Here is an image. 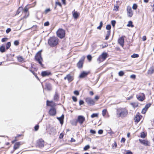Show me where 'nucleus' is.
<instances>
[{
  "label": "nucleus",
  "instance_id": "nucleus-1",
  "mask_svg": "<svg viewBox=\"0 0 154 154\" xmlns=\"http://www.w3.org/2000/svg\"><path fill=\"white\" fill-rule=\"evenodd\" d=\"M128 114V110L125 108H119L117 109L116 115L118 117L123 118L126 117Z\"/></svg>",
  "mask_w": 154,
  "mask_h": 154
},
{
  "label": "nucleus",
  "instance_id": "nucleus-2",
  "mask_svg": "<svg viewBox=\"0 0 154 154\" xmlns=\"http://www.w3.org/2000/svg\"><path fill=\"white\" fill-rule=\"evenodd\" d=\"M59 39L57 38L52 37L50 38L48 40V44L51 47H54L57 45L58 43Z\"/></svg>",
  "mask_w": 154,
  "mask_h": 154
},
{
  "label": "nucleus",
  "instance_id": "nucleus-3",
  "mask_svg": "<svg viewBox=\"0 0 154 154\" xmlns=\"http://www.w3.org/2000/svg\"><path fill=\"white\" fill-rule=\"evenodd\" d=\"M42 50L39 51L36 54L35 56V58L36 60L40 66L43 67V65L42 64V62L43 61V59L41 56Z\"/></svg>",
  "mask_w": 154,
  "mask_h": 154
},
{
  "label": "nucleus",
  "instance_id": "nucleus-4",
  "mask_svg": "<svg viewBox=\"0 0 154 154\" xmlns=\"http://www.w3.org/2000/svg\"><path fill=\"white\" fill-rule=\"evenodd\" d=\"M108 54L106 52H103L97 59V61L100 63L104 61L107 57Z\"/></svg>",
  "mask_w": 154,
  "mask_h": 154
},
{
  "label": "nucleus",
  "instance_id": "nucleus-5",
  "mask_svg": "<svg viewBox=\"0 0 154 154\" xmlns=\"http://www.w3.org/2000/svg\"><path fill=\"white\" fill-rule=\"evenodd\" d=\"M57 36L60 38H63L65 35V31L62 29H59L56 32Z\"/></svg>",
  "mask_w": 154,
  "mask_h": 154
},
{
  "label": "nucleus",
  "instance_id": "nucleus-6",
  "mask_svg": "<svg viewBox=\"0 0 154 154\" xmlns=\"http://www.w3.org/2000/svg\"><path fill=\"white\" fill-rule=\"evenodd\" d=\"M85 58V56H82L77 63V66L78 68L81 69L82 68Z\"/></svg>",
  "mask_w": 154,
  "mask_h": 154
},
{
  "label": "nucleus",
  "instance_id": "nucleus-7",
  "mask_svg": "<svg viewBox=\"0 0 154 154\" xmlns=\"http://www.w3.org/2000/svg\"><path fill=\"white\" fill-rule=\"evenodd\" d=\"M85 117L81 116H79L76 121L75 122V125H76L77 122H79L80 125H82L85 121Z\"/></svg>",
  "mask_w": 154,
  "mask_h": 154
},
{
  "label": "nucleus",
  "instance_id": "nucleus-8",
  "mask_svg": "<svg viewBox=\"0 0 154 154\" xmlns=\"http://www.w3.org/2000/svg\"><path fill=\"white\" fill-rule=\"evenodd\" d=\"M44 146V141L42 139H40L37 141L36 143L37 146L39 148H42Z\"/></svg>",
  "mask_w": 154,
  "mask_h": 154
},
{
  "label": "nucleus",
  "instance_id": "nucleus-9",
  "mask_svg": "<svg viewBox=\"0 0 154 154\" xmlns=\"http://www.w3.org/2000/svg\"><path fill=\"white\" fill-rule=\"evenodd\" d=\"M85 101L88 105L90 106L94 105L95 104V102L94 100L90 97L86 98Z\"/></svg>",
  "mask_w": 154,
  "mask_h": 154
},
{
  "label": "nucleus",
  "instance_id": "nucleus-10",
  "mask_svg": "<svg viewBox=\"0 0 154 154\" xmlns=\"http://www.w3.org/2000/svg\"><path fill=\"white\" fill-rule=\"evenodd\" d=\"M127 13L128 17H131L132 16L133 13L131 8L129 6H128L127 7Z\"/></svg>",
  "mask_w": 154,
  "mask_h": 154
},
{
  "label": "nucleus",
  "instance_id": "nucleus-11",
  "mask_svg": "<svg viewBox=\"0 0 154 154\" xmlns=\"http://www.w3.org/2000/svg\"><path fill=\"white\" fill-rule=\"evenodd\" d=\"M49 114L51 116H54L56 114V110L54 107H52L49 111Z\"/></svg>",
  "mask_w": 154,
  "mask_h": 154
},
{
  "label": "nucleus",
  "instance_id": "nucleus-12",
  "mask_svg": "<svg viewBox=\"0 0 154 154\" xmlns=\"http://www.w3.org/2000/svg\"><path fill=\"white\" fill-rule=\"evenodd\" d=\"M125 36H122L120 37L118 40V42L122 47H123L124 45V37Z\"/></svg>",
  "mask_w": 154,
  "mask_h": 154
},
{
  "label": "nucleus",
  "instance_id": "nucleus-13",
  "mask_svg": "<svg viewBox=\"0 0 154 154\" xmlns=\"http://www.w3.org/2000/svg\"><path fill=\"white\" fill-rule=\"evenodd\" d=\"M137 97L139 100L142 101L145 99V94L143 93H142L140 95H137Z\"/></svg>",
  "mask_w": 154,
  "mask_h": 154
},
{
  "label": "nucleus",
  "instance_id": "nucleus-14",
  "mask_svg": "<svg viewBox=\"0 0 154 154\" xmlns=\"http://www.w3.org/2000/svg\"><path fill=\"white\" fill-rule=\"evenodd\" d=\"M46 105L48 106H51L54 107L55 106V103L53 101H49L47 100L46 102Z\"/></svg>",
  "mask_w": 154,
  "mask_h": 154
},
{
  "label": "nucleus",
  "instance_id": "nucleus-15",
  "mask_svg": "<svg viewBox=\"0 0 154 154\" xmlns=\"http://www.w3.org/2000/svg\"><path fill=\"white\" fill-rule=\"evenodd\" d=\"M64 79L66 80L67 79L69 82H70L72 81L73 79V77L70 74H68L64 78Z\"/></svg>",
  "mask_w": 154,
  "mask_h": 154
},
{
  "label": "nucleus",
  "instance_id": "nucleus-16",
  "mask_svg": "<svg viewBox=\"0 0 154 154\" xmlns=\"http://www.w3.org/2000/svg\"><path fill=\"white\" fill-rule=\"evenodd\" d=\"M72 14L73 17L75 19H77L79 16V14L77 11H75V10L72 12Z\"/></svg>",
  "mask_w": 154,
  "mask_h": 154
},
{
  "label": "nucleus",
  "instance_id": "nucleus-17",
  "mask_svg": "<svg viewBox=\"0 0 154 154\" xmlns=\"http://www.w3.org/2000/svg\"><path fill=\"white\" fill-rule=\"evenodd\" d=\"M51 74V72L47 71H43L41 73V75L43 77L48 76Z\"/></svg>",
  "mask_w": 154,
  "mask_h": 154
},
{
  "label": "nucleus",
  "instance_id": "nucleus-18",
  "mask_svg": "<svg viewBox=\"0 0 154 154\" xmlns=\"http://www.w3.org/2000/svg\"><path fill=\"white\" fill-rule=\"evenodd\" d=\"M20 142H17L15 143L14 146V150L19 148L20 146L22 144Z\"/></svg>",
  "mask_w": 154,
  "mask_h": 154
},
{
  "label": "nucleus",
  "instance_id": "nucleus-19",
  "mask_svg": "<svg viewBox=\"0 0 154 154\" xmlns=\"http://www.w3.org/2000/svg\"><path fill=\"white\" fill-rule=\"evenodd\" d=\"M64 118V115H62L60 117L57 118V119L59 121L60 123L62 125L63 123Z\"/></svg>",
  "mask_w": 154,
  "mask_h": 154
},
{
  "label": "nucleus",
  "instance_id": "nucleus-20",
  "mask_svg": "<svg viewBox=\"0 0 154 154\" xmlns=\"http://www.w3.org/2000/svg\"><path fill=\"white\" fill-rule=\"evenodd\" d=\"M140 119V116L139 115H136L134 119V121L137 123L138 122Z\"/></svg>",
  "mask_w": 154,
  "mask_h": 154
},
{
  "label": "nucleus",
  "instance_id": "nucleus-21",
  "mask_svg": "<svg viewBox=\"0 0 154 154\" xmlns=\"http://www.w3.org/2000/svg\"><path fill=\"white\" fill-rule=\"evenodd\" d=\"M154 72V66H153L150 67L148 71V74H151Z\"/></svg>",
  "mask_w": 154,
  "mask_h": 154
},
{
  "label": "nucleus",
  "instance_id": "nucleus-22",
  "mask_svg": "<svg viewBox=\"0 0 154 154\" xmlns=\"http://www.w3.org/2000/svg\"><path fill=\"white\" fill-rule=\"evenodd\" d=\"M88 72L84 71L81 74L79 75V77L80 78H83L86 76L88 75Z\"/></svg>",
  "mask_w": 154,
  "mask_h": 154
},
{
  "label": "nucleus",
  "instance_id": "nucleus-23",
  "mask_svg": "<svg viewBox=\"0 0 154 154\" xmlns=\"http://www.w3.org/2000/svg\"><path fill=\"white\" fill-rule=\"evenodd\" d=\"M139 141L141 143L144 145H148L149 144V142L147 140H140Z\"/></svg>",
  "mask_w": 154,
  "mask_h": 154
},
{
  "label": "nucleus",
  "instance_id": "nucleus-24",
  "mask_svg": "<svg viewBox=\"0 0 154 154\" xmlns=\"http://www.w3.org/2000/svg\"><path fill=\"white\" fill-rule=\"evenodd\" d=\"M45 86L47 89L50 91L52 89V86L51 85L50 83H46Z\"/></svg>",
  "mask_w": 154,
  "mask_h": 154
},
{
  "label": "nucleus",
  "instance_id": "nucleus-25",
  "mask_svg": "<svg viewBox=\"0 0 154 154\" xmlns=\"http://www.w3.org/2000/svg\"><path fill=\"white\" fill-rule=\"evenodd\" d=\"M59 97L58 94L56 92L54 97V100L57 101L59 98Z\"/></svg>",
  "mask_w": 154,
  "mask_h": 154
},
{
  "label": "nucleus",
  "instance_id": "nucleus-26",
  "mask_svg": "<svg viewBox=\"0 0 154 154\" xmlns=\"http://www.w3.org/2000/svg\"><path fill=\"white\" fill-rule=\"evenodd\" d=\"M6 49L4 45H2L0 47V51L1 53H4Z\"/></svg>",
  "mask_w": 154,
  "mask_h": 154
},
{
  "label": "nucleus",
  "instance_id": "nucleus-27",
  "mask_svg": "<svg viewBox=\"0 0 154 154\" xmlns=\"http://www.w3.org/2000/svg\"><path fill=\"white\" fill-rule=\"evenodd\" d=\"M23 10V8L22 7H20L18 8L17 11L15 15H17Z\"/></svg>",
  "mask_w": 154,
  "mask_h": 154
},
{
  "label": "nucleus",
  "instance_id": "nucleus-28",
  "mask_svg": "<svg viewBox=\"0 0 154 154\" xmlns=\"http://www.w3.org/2000/svg\"><path fill=\"white\" fill-rule=\"evenodd\" d=\"M127 26L133 27H134V25L133 24L132 22L131 21H129L128 22V24L127 25Z\"/></svg>",
  "mask_w": 154,
  "mask_h": 154
},
{
  "label": "nucleus",
  "instance_id": "nucleus-29",
  "mask_svg": "<svg viewBox=\"0 0 154 154\" xmlns=\"http://www.w3.org/2000/svg\"><path fill=\"white\" fill-rule=\"evenodd\" d=\"M11 46V43L10 42H8L6 45V50L8 49Z\"/></svg>",
  "mask_w": 154,
  "mask_h": 154
},
{
  "label": "nucleus",
  "instance_id": "nucleus-30",
  "mask_svg": "<svg viewBox=\"0 0 154 154\" xmlns=\"http://www.w3.org/2000/svg\"><path fill=\"white\" fill-rule=\"evenodd\" d=\"M18 60L19 62H22L24 60V59L22 56H18L17 57Z\"/></svg>",
  "mask_w": 154,
  "mask_h": 154
},
{
  "label": "nucleus",
  "instance_id": "nucleus-31",
  "mask_svg": "<svg viewBox=\"0 0 154 154\" xmlns=\"http://www.w3.org/2000/svg\"><path fill=\"white\" fill-rule=\"evenodd\" d=\"M110 31H107V33L106 35V36L105 39L106 40H107L108 39L110 35Z\"/></svg>",
  "mask_w": 154,
  "mask_h": 154
},
{
  "label": "nucleus",
  "instance_id": "nucleus-32",
  "mask_svg": "<svg viewBox=\"0 0 154 154\" xmlns=\"http://www.w3.org/2000/svg\"><path fill=\"white\" fill-rule=\"evenodd\" d=\"M23 13L25 15L23 17V19L26 18L29 15V12H26V13Z\"/></svg>",
  "mask_w": 154,
  "mask_h": 154
},
{
  "label": "nucleus",
  "instance_id": "nucleus-33",
  "mask_svg": "<svg viewBox=\"0 0 154 154\" xmlns=\"http://www.w3.org/2000/svg\"><path fill=\"white\" fill-rule=\"evenodd\" d=\"M29 9L27 8L26 6L23 9V13H25L26 12H29L28 11Z\"/></svg>",
  "mask_w": 154,
  "mask_h": 154
},
{
  "label": "nucleus",
  "instance_id": "nucleus-34",
  "mask_svg": "<svg viewBox=\"0 0 154 154\" xmlns=\"http://www.w3.org/2000/svg\"><path fill=\"white\" fill-rule=\"evenodd\" d=\"M103 22L102 21L100 22V25L99 26H98L97 28V29L100 30L101 29V27L103 26Z\"/></svg>",
  "mask_w": 154,
  "mask_h": 154
},
{
  "label": "nucleus",
  "instance_id": "nucleus-35",
  "mask_svg": "<svg viewBox=\"0 0 154 154\" xmlns=\"http://www.w3.org/2000/svg\"><path fill=\"white\" fill-rule=\"evenodd\" d=\"M138 57L139 55L138 54H134L131 56V57L134 58H137Z\"/></svg>",
  "mask_w": 154,
  "mask_h": 154
},
{
  "label": "nucleus",
  "instance_id": "nucleus-36",
  "mask_svg": "<svg viewBox=\"0 0 154 154\" xmlns=\"http://www.w3.org/2000/svg\"><path fill=\"white\" fill-rule=\"evenodd\" d=\"M151 104L150 103L146 104L145 106L144 107L145 109L147 110L151 106Z\"/></svg>",
  "mask_w": 154,
  "mask_h": 154
},
{
  "label": "nucleus",
  "instance_id": "nucleus-37",
  "mask_svg": "<svg viewBox=\"0 0 154 154\" xmlns=\"http://www.w3.org/2000/svg\"><path fill=\"white\" fill-rule=\"evenodd\" d=\"M124 74V72L123 71H121L119 72V75L120 76H123Z\"/></svg>",
  "mask_w": 154,
  "mask_h": 154
},
{
  "label": "nucleus",
  "instance_id": "nucleus-38",
  "mask_svg": "<svg viewBox=\"0 0 154 154\" xmlns=\"http://www.w3.org/2000/svg\"><path fill=\"white\" fill-rule=\"evenodd\" d=\"M131 104L134 107H136L138 106V103H133Z\"/></svg>",
  "mask_w": 154,
  "mask_h": 154
},
{
  "label": "nucleus",
  "instance_id": "nucleus-39",
  "mask_svg": "<svg viewBox=\"0 0 154 154\" xmlns=\"http://www.w3.org/2000/svg\"><path fill=\"white\" fill-rule=\"evenodd\" d=\"M102 115L103 116H104L106 115V113L107 112V110L106 109H104L102 111Z\"/></svg>",
  "mask_w": 154,
  "mask_h": 154
},
{
  "label": "nucleus",
  "instance_id": "nucleus-40",
  "mask_svg": "<svg viewBox=\"0 0 154 154\" xmlns=\"http://www.w3.org/2000/svg\"><path fill=\"white\" fill-rule=\"evenodd\" d=\"M146 135L144 132H142L141 133L140 137L142 138H144L146 137Z\"/></svg>",
  "mask_w": 154,
  "mask_h": 154
},
{
  "label": "nucleus",
  "instance_id": "nucleus-41",
  "mask_svg": "<svg viewBox=\"0 0 154 154\" xmlns=\"http://www.w3.org/2000/svg\"><path fill=\"white\" fill-rule=\"evenodd\" d=\"M111 26L110 25H107L106 27V29L108 30V31H110V29H111Z\"/></svg>",
  "mask_w": 154,
  "mask_h": 154
},
{
  "label": "nucleus",
  "instance_id": "nucleus-42",
  "mask_svg": "<svg viewBox=\"0 0 154 154\" xmlns=\"http://www.w3.org/2000/svg\"><path fill=\"white\" fill-rule=\"evenodd\" d=\"M98 116V114L97 113H93L91 116V117L92 118H93L95 117H97Z\"/></svg>",
  "mask_w": 154,
  "mask_h": 154
},
{
  "label": "nucleus",
  "instance_id": "nucleus-43",
  "mask_svg": "<svg viewBox=\"0 0 154 154\" xmlns=\"http://www.w3.org/2000/svg\"><path fill=\"white\" fill-rule=\"evenodd\" d=\"M137 7V5L136 4H134L132 6V8L134 10H136Z\"/></svg>",
  "mask_w": 154,
  "mask_h": 154
},
{
  "label": "nucleus",
  "instance_id": "nucleus-44",
  "mask_svg": "<svg viewBox=\"0 0 154 154\" xmlns=\"http://www.w3.org/2000/svg\"><path fill=\"white\" fill-rule=\"evenodd\" d=\"M87 58L89 61H90L92 60V57L90 55H88L87 56Z\"/></svg>",
  "mask_w": 154,
  "mask_h": 154
},
{
  "label": "nucleus",
  "instance_id": "nucleus-45",
  "mask_svg": "<svg viewBox=\"0 0 154 154\" xmlns=\"http://www.w3.org/2000/svg\"><path fill=\"white\" fill-rule=\"evenodd\" d=\"M90 148V146L89 145L86 146L84 148V150H87Z\"/></svg>",
  "mask_w": 154,
  "mask_h": 154
},
{
  "label": "nucleus",
  "instance_id": "nucleus-46",
  "mask_svg": "<svg viewBox=\"0 0 154 154\" xmlns=\"http://www.w3.org/2000/svg\"><path fill=\"white\" fill-rule=\"evenodd\" d=\"M19 42L17 40H16L14 42V44L16 46H17L19 45Z\"/></svg>",
  "mask_w": 154,
  "mask_h": 154
},
{
  "label": "nucleus",
  "instance_id": "nucleus-47",
  "mask_svg": "<svg viewBox=\"0 0 154 154\" xmlns=\"http://www.w3.org/2000/svg\"><path fill=\"white\" fill-rule=\"evenodd\" d=\"M116 23V21L115 20H113L111 21V24L113 27L115 26Z\"/></svg>",
  "mask_w": 154,
  "mask_h": 154
},
{
  "label": "nucleus",
  "instance_id": "nucleus-48",
  "mask_svg": "<svg viewBox=\"0 0 154 154\" xmlns=\"http://www.w3.org/2000/svg\"><path fill=\"white\" fill-rule=\"evenodd\" d=\"M39 125H35L34 127L35 130V131H37L39 128Z\"/></svg>",
  "mask_w": 154,
  "mask_h": 154
},
{
  "label": "nucleus",
  "instance_id": "nucleus-49",
  "mask_svg": "<svg viewBox=\"0 0 154 154\" xmlns=\"http://www.w3.org/2000/svg\"><path fill=\"white\" fill-rule=\"evenodd\" d=\"M51 11V10L50 8H48L46 9L45 11V14H47L48 12H49Z\"/></svg>",
  "mask_w": 154,
  "mask_h": 154
},
{
  "label": "nucleus",
  "instance_id": "nucleus-50",
  "mask_svg": "<svg viewBox=\"0 0 154 154\" xmlns=\"http://www.w3.org/2000/svg\"><path fill=\"white\" fill-rule=\"evenodd\" d=\"M8 40V38H3L2 39V42H4Z\"/></svg>",
  "mask_w": 154,
  "mask_h": 154
},
{
  "label": "nucleus",
  "instance_id": "nucleus-51",
  "mask_svg": "<svg viewBox=\"0 0 154 154\" xmlns=\"http://www.w3.org/2000/svg\"><path fill=\"white\" fill-rule=\"evenodd\" d=\"M147 111V110L146 109H145V108H143L142 111V114H144L145 113L146 111Z\"/></svg>",
  "mask_w": 154,
  "mask_h": 154
},
{
  "label": "nucleus",
  "instance_id": "nucleus-52",
  "mask_svg": "<svg viewBox=\"0 0 154 154\" xmlns=\"http://www.w3.org/2000/svg\"><path fill=\"white\" fill-rule=\"evenodd\" d=\"M73 100L74 102H76L77 101V98L74 96H72V97Z\"/></svg>",
  "mask_w": 154,
  "mask_h": 154
},
{
  "label": "nucleus",
  "instance_id": "nucleus-53",
  "mask_svg": "<svg viewBox=\"0 0 154 154\" xmlns=\"http://www.w3.org/2000/svg\"><path fill=\"white\" fill-rule=\"evenodd\" d=\"M74 93L76 95H79V92L77 91H75L74 92Z\"/></svg>",
  "mask_w": 154,
  "mask_h": 154
},
{
  "label": "nucleus",
  "instance_id": "nucleus-54",
  "mask_svg": "<svg viewBox=\"0 0 154 154\" xmlns=\"http://www.w3.org/2000/svg\"><path fill=\"white\" fill-rule=\"evenodd\" d=\"M49 25V23L48 21H47L44 23V26H48Z\"/></svg>",
  "mask_w": 154,
  "mask_h": 154
},
{
  "label": "nucleus",
  "instance_id": "nucleus-55",
  "mask_svg": "<svg viewBox=\"0 0 154 154\" xmlns=\"http://www.w3.org/2000/svg\"><path fill=\"white\" fill-rule=\"evenodd\" d=\"M84 103V102L83 100H81L79 102V104L80 106L83 104Z\"/></svg>",
  "mask_w": 154,
  "mask_h": 154
},
{
  "label": "nucleus",
  "instance_id": "nucleus-56",
  "mask_svg": "<svg viewBox=\"0 0 154 154\" xmlns=\"http://www.w3.org/2000/svg\"><path fill=\"white\" fill-rule=\"evenodd\" d=\"M11 31V29L10 28H8V29L6 30V33H8L10 32Z\"/></svg>",
  "mask_w": 154,
  "mask_h": 154
},
{
  "label": "nucleus",
  "instance_id": "nucleus-57",
  "mask_svg": "<svg viewBox=\"0 0 154 154\" xmlns=\"http://www.w3.org/2000/svg\"><path fill=\"white\" fill-rule=\"evenodd\" d=\"M90 132L92 134H95L96 133V131L95 130H91L90 131Z\"/></svg>",
  "mask_w": 154,
  "mask_h": 154
},
{
  "label": "nucleus",
  "instance_id": "nucleus-58",
  "mask_svg": "<svg viewBox=\"0 0 154 154\" xmlns=\"http://www.w3.org/2000/svg\"><path fill=\"white\" fill-rule=\"evenodd\" d=\"M103 130H100L98 131V133L99 134H102L103 133Z\"/></svg>",
  "mask_w": 154,
  "mask_h": 154
},
{
  "label": "nucleus",
  "instance_id": "nucleus-59",
  "mask_svg": "<svg viewBox=\"0 0 154 154\" xmlns=\"http://www.w3.org/2000/svg\"><path fill=\"white\" fill-rule=\"evenodd\" d=\"M63 134L62 133H61L60 134V136H59V138L60 139H62V138L63 137Z\"/></svg>",
  "mask_w": 154,
  "mask_h": 154
},
{
  "label": "nucleus",
  "instance_id": "nucleus-60",
  "mask_svg": "<svg viewBox=\"0 0 154 154\" xmlns=\"http://www.w3.org/2000/svg\"><path fill=\"white\" fill-rule=\"evenodd\" d=\"M37 26V25H35L33 26L32 27V28L34 30H35L36 29V28Z\"/></svg>",
  "mask_w": 154,
  "mask_h": 154
},
{
  "label": "nucleus",
  "instance_id": "nucleus-61",
  "mask_svg": "<svg viewBox=\"0 0 154 154\" xmlns=\"http://www.w3.org/2000/svg\"><path fill=\"white\" fill-rule=\"evenodd\" d=\"M59 5L60 7H61V6H62L60 2H56V5Z\"/></svg>",
  "mask_w": 154,
  "mask_h": 154
},
{
  "label": "nucleus",
  "instance_id": "nucleus-62",
  "mask_svg": "<svg viewBox=\"0 0 154 154\" xmlns=\"http://www.w3.org/2000/svg\"><path fill=\"white\" fill-rule=\"evenodd\" d=\"M130 77L131 78H132V79H135V78H136V76H135V75H131L130 76Z\"/></svg>",
  "mask_w": 154,
  "mask_h": 154
},
{
  "label": "nucleus",
  "instance_id": "nucleus-63",
  "mask_svg": "<svg viewBox=\"0 0 154 154\" xmlns=\"http://www.w3.org/2000/svg\"><path fill=\"white\" fill-rule=\"evenodd\" d=\"M125 141V139L124 138H122L121 140V142H122L124 143Z\"/></svg>",
  "mask_w": 154,
  "mask_h": 154
},
{
  "label": "nucleus",
  "instance_id": "nucleus-64",
  "mask_svg": "<svg viewBox=\"0 0 154 154\" xmlns=\"http://www.w3.org/2000/svg\"><path fill=\"white\" fill-rule=\"evenodd\" d=\"M99 98V97L98 96H96L95 97L94 99L96 100H97Z\"/></svg>",
  "mask_w": 154,
  "mask_h": 154
}]
</instances>
